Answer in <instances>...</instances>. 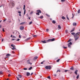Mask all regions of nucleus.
<instances>
[{
    "label": "nucleus",
    "mask_w": 80,
    "mask_h": 80,
    "mask_svg": "<svg viewBox=\"0 0 80 80\" xmlns=\"http://www.w3.org/2000/svg\"><path fill=\"white\" fill-rule=\"evenodd\" d=\"M80 34V32H78L75 34V32H72L71 33V34L72 35H74V38L75 41H76L77 40H78V38H79V34Z\"/></svg>",
    "instance_id": "1"
},
{
    "label": "nucleus",
    "mask_w": 80,
    "mask_h": 80,
    "mask_svg": "<svg viewBox=\"0 0 80 80\" xmlns=\"http://www.w3.org/2000/svg\"><path fill=\"white\" fill-rule=\"evenodd\" d=\"M36 12H37L36 13V15H40V14L39 13H42V12L41 11V10H38L36 11Z\"/></svg>",
    "instance_id": "2"
},
{
    "label": "nucleus",
    "mask_w": 80,
    "mask_h": 80,
    "mask_svg": "<svg viewBox=\"0 0 80 80\" xmlns=\"http://www.w3.org/2000/svg\"><path fill=\"white\" fill-rule=\"evenodd\" d=\"M55 39L54 38L53 39H49L47 41V42H53V41H55Z\"/></svg>",
    "instance_id": "3"
},
{
    "label": "nucleus",
    "mask_w": 80,
    "mask_h": 80,
    "mask_svg": "<svg viewBox=\"0 0 80 80\" xmlns=\"http://www.w3.org/2000/svg\"><path fill=\"white\" fill-rule=\"evenodd\" d=\"M46 69H47V70H48V69H50L51 68V66H46L45 67Z\"/></svg>",
    "instance_id": "4"
},
{
    "label": "nucleus",
    "mask_w": 80,
    "mask_h": 80,
    "mask_svg": "<svg viewBox=\"0 0 80 80\" xmlns=\"http://www.w3.org/2000/svg\"><path fill=\"white\" fill-rule=\"evenodd\" d=\"M24 29V27L23 26H20V29L21 30H23Z\"/></svg>",
    "instance_id": "5"
},
{
    "label": "nucleus",
    "mask_w": 80,
    "mask_h": 80,
    "mask_svg": "<svg viewBox=\"0 0 80 80\" xmlns=\"http://www.w3.org/2000/svg\"><path fill=\"white\" fill-rule=\"evenodd\" d=\"M37 58H38V57H37V56L35 57L34 58L33 60H37Z\"/></svg>",
    "instance_id": "6"
},
{
    "label": "nucleus",
    "mask_w": 80,
    "mask_h": 80,
    "mask_svg": "<svg viewBox=\"0 0 80 80\" xmlns=\"http://www.w3.org/2000/svg\"><path fill=\"white\" fill-rule=\"evenodd\" d=\"M27 63H28L29 64H30V65H32V63H30V60H28L27 61Z\"/></svg>",
    "instance_id": "7"
},
{
    "label": "nucleus",
    "mask_w": 80,
    "mask_h": 80,
    "mask_svg": "<svg viewBox=\"0 0 80 80\" xmlns=\"http://www.w3.org/2000/svg\"><path fill=\"white\" fill-rule=\"evenodd\" d=\"M11 5H12V7H13L14 6H15V3H14V2H12L11 3Z\"/></svg>",
    "instance_id": "8"
},
{
    "label": "nucleus",
    "mask_w": 80,
    "mask_h": 80,
    "mask_svg": "<svg viewBox=\"0 0 80 80\" xmlns=\"http://www.w3.org/2000/svg\"><path fill=\"white\" fill-rule=\"evenodd\" d=\"M74 31H75V28H72V30L70 32L71 33L72 32H74Z\"/></svg>",
    "instance_id": "9"
},
{
    "label": "nucleus",
    "mask_w": 80,
    "mask_h": 80,
    "mask_svg": "<svg viewBox=\"0 0 80 80\" xmlns=\"http://www.w3.org/2000/svg\"><path fill=\"white\" fill-rule=\"evenodd\" d=\"M78 72V70H77L74 72V73L76 74V75H77V72Z\"/></svg>",
    "instance_id": "10"
},
{
    "label": "nucleus",
    "mask_w": 80,
    "mask_h": 80,
    "mask_svg": "<svg viewBox=\"0 0 80 80\" xmlns=\"http://www.w3.org/2000/svg\"><path fill=\"white\" fill-rule=\"evenodd\" d=\"M41 42L43 43H47V41H46L45 40L43 41H42Z\"/></svg>",
    "instance_id": "11"
},
{
    "label": "nucleus",
    "mask_w": 80,
    "mask_h": 80,
    "mask_svg": "<svg viewBox=\"0 0 80 80\" xmlns=\"http://www.w3.org/2000/svg\"><path fill=\"white\" fill-rule=\"evenodd\" d=\"M73 26H76L77 25V23L76 22H74L73 23Z\"/></svg>",
    "instance_id": "12"
},
{
    "label": "nucleus",
    "mask_w": 80,
    "mask_h": 80,
    "mask_svg": "<svg viewBox=\"0 0 80 80\" xmlns=\"http://www.w3.org/2000/svg\"><path fill=\"white\" fill-rule=\"evenodd\" d=\"M30 72H28L26 74L27 76H29V75H30Z\"/></svg>",
    "instance_id": "13"
},
{
    "label": "nucleus",
    "mask_w": 80,
    "mask_h": 80,
    "mask_svg": "<svg viewBox=\"0 0 80 80\" xmlns=\"http://www.w3.org/2000/svg\"><path fill=\"white\" fill-rule=\"evenodd\" d=\"M70 69L72 70H74V68H73V67H72L70 68Z\"/></svg>",
    "instance_id": "14"
},
{
    "label": "nucleus",
    "mask_w": 80,
    "mask_h": 80,
    "mask_svg": "<svg viewBox=\"0 0 80 80\" xmlns=\"http://www.w3.org/2000/svg\"><path fill=\"white\" fill-rule=\"evenodd\" d=\"M11 55V54L8 53L6 55V57H9V56H10Z\"/></svg>",
    "instance_id": "15"
},
{
    "label": "nucleus",
    "mask_w": 80,
    "mask_h": 80,
    "mask_svg": "<svg viewBox=\"0 0 80 80\" xmlns=\"http://www.w3.org/2000/svg\"><path fill=\"white\" fill-rule=\"evenodd\" d=\"M38 18H41V19H42V18H43V16H41L40 17H38Z\"/></svg>",
    "instance_id": "16"
},
{
    "label": "nucleus",
    "mask_w": 80,
    "mask_h": 80,
    "mask_svg": "<svg viewBox=\"0 0 80 80\" xmlns=\"http://www.w3.org/2000/svg\"><path fill=\"white\" fill-rule=\"evenodd\" d=\"M68 71L69 73H72V71L70 70H68Z\"/></svg>",
    "instance_id": "17"
},
{
    "label": "nucleus",
    "mask_w": 80,
    "mask_h": 80,
    "mask_svg": "<svg viewBox=\"0 0 80 80\" xmlns=\"http://www.w3.org/2000/svg\"><path fill=\"white\" fill-rule=\"evenodd\" d=\"M18 76L19 78H22V75H18Z\"/></svg>",
    "instance_id": "18"
},
{
    "label": "nucleus",
    "mask_w": 80,
    "mask_h": 80,
    "mask_svg": "<svg viewBox=\"0 0 80 80\" xmlns=\"http://www.w3.org/2000/svg\"><path fill=\"white\" fill-rule=\"evenodd\" d=\"M32 36L33 37H37V35H32Z\"/></svg>",
    "instance_id": "19"
},
{
    "label": "nucleus",
    "mask_w": 80,
    "mask_h": 80,
    "mask_svg": "<svg viewBox=\"0 0 80 80\" xmlns=\"http://www.w3.org/2000/svg\"><path fill=\"white\" fill-rule=\"evenodd\" d=\"M12 50H16V48L15 47H13L12 48Z\"/></svg>",
    "instance_id": "20"
},
{
    "label": "nucleus",
    "mask_w": 80,
    "mask_h": 80,
    "mask_svg": "<svg viewBox=\"0 0 80 80\" xmlns=\"http://www.w3.org/2000/svg\"><path fill=\"white\" fill-rule=\"evenodd\" d=\"M32 67H30L29 69H28V70H31V69H32Z\"/></svg>",
    "instance_id": "21"
},
{
    "label": "nucleus",
    "mask_w": 80,
    "mask_h": 80,
    "mask_svg": "<svg viewBox=\"0 0 80 80\" xmlns=\"http://www.w3.org/2000/svg\"><path fill=\"white\" fill-rule=\"evenodd\" d=\"M58 28H59V29H61V28H61V27H60V25H59L58 26Z\"/></svg>",
    "instance_id": "22"
},
{
    "label": "nucleus",
    "mask_w": 80,
    "mask_h": 80,
    "mask_svg": "<svg viewBox=\"0 0 80 80\" xmlns=\"http://www.w3.org/2000/svg\"><path fill=\"white\" fill-rule=\"evenodd\" d=\"M52 22L53 23L55 24V23H56V22H55V21L54 20H53Z\"/></svg>",
    "instance_id": "23"
},
{
    "label": "nucleus",
    "mask_w": 80,
    "mask_h": 80,
    "mask_svg": "<svg viewBox=\"0 0 80 80\" xmlns=\"http://www.w3.org/2000/svg\"><path fill=\"white\" fill-rule=\"evenodd\" d=\"M68 47L69 48H71V46L70 44H68Z\"/></svg>",
    "instance_id": "24"
},
{
    "label": "nucleus",
    "mask_w": 80,
    "mask_h": 80,
    "mask_svg": "<svg viewBox=\"0 0 80 80\" xmlns=\"http://www.w3.org/2000/svg\"><path fill=\"white\" fill-rule=\"evenodd\" d=\"M23 9L25 10V5H24V7L23 8Z\"/></svg>",
    "instance_id": "25"
},
{
    "label": "nucleus",
    "mask_w": 80,
    "mask_h": 80,
    "mask_svg": "<svg viewBox=\"0 0 80 80\" xmlns=\"http://www.w3.org/2000/svg\"><path fill=\"white\" fill-rule=\"evenodd\" d=\"M62 47L63 48H64V49H66V48H67V47H65V46H63Z\"/></svg>",
    "instance_id": "26"
},
{
    "label": "nucleus",
    "mask_w": 80,
    "mask_h": 80,
    "mask_svg": "<svg viewBox=\"0 0 80 80\" xmlns=\"http://www.w3.org/2000/svg\"><path fill=\"white\" fill-rule=\"evenodd\" d=\"M30 40V37H29L27 39V40Z\"/></svg>",
    "instance_id": "27"
},
{
    "label": "nucleus",
    "mask_w": 80,
    "mask_h": 80,
    "mask_svg": "<svg viewBox=\"0 0 80 80\" xmlns=\"http://www.w3.org/2000/svg\"><path fill=\"white\" fill-rule=\"evenodd\" d=\"M78 78H79V75L78 74V75L77 77L76 78L77 79H78Z\"/></svg>",
    "instance_id": "28"
},
{
    "label": "nucleus",
    "mask_w": 80,
    "mask_h": 80,
    "mask_svg": "<svg viewBox=\"0 0 80 80\" xmlns=\"http://www.w3.org/2000/svg\"><path fill=\"white\" fill-rule=\"evenodd\" d=\"M61 2H65V0H61Z\"/></svg>",
    "instance_id": "29"
},
{
    "label": "nucleus",
    "mask_w": 80,
    "mask_h": 80,
    "mask_svg": "<svg viewBox=\"0 0 80 80\" xmlns=\"http://www.w3.org/2000/svg\"><path fill=\"white\" fill-rule=\"evenodd\" d=\"M26 12V10H24V15H25V13Z\"/></svg>",
    "instance_id": "30"
},
{
    "label": "nucleus",
    "mask_w": 80,
    "mask_h": 80,
    "mask_svg": "<svg viewBox=\"0 0 80 80\" xmlns=\"http://www.w3.org/2000/svg\"><path fill=\"white\" fill-rule=\"evenodd\" d=\"M48 78V79H49V80H50V79H51V78H50V76H48V77H47Z\"/></svg>",
    "instance_id": "31"
},
{
    "label": "nucleus",
    "mask_w": 80,
    "mask_h": 80,
    "mask_svg": "<svg viewBox=\"0 0 80 80\" xmlns=\"http://www.w3.org/2000/svg\"><path fill=\"white\" fill-rule=\"evenodd\" d=\"M11 47H15V45L13 46V44H12L11 45Z\"/></svg>",
    "instance_id": "32"
},
{
    "label": "nucleus",
    "mask_w": 80,
    "mask_h": 80,
    "mask_svg": "<svg viewBox=\"0 0 80 80\" xmlns=\"http://www.w3.org/2000/svg\"><path fill=\"white\" fill-rule=\"evenodd\" d=\"M68 44H69V45H72V42H70Z\"/></svg>",
    "instance_id": "33"
},
{
    "label": "nucleus",
    "mask_w": 80,
    "mask_h": 80,
    "mask_svg": "<svg viewBox=\"0 0 80 80\" xmlns=\"http://www.w3.org/2000/svg\"><path fill=\"white\" fill-rule=\"evenodd\" d=\"M78 13H80V10L79 9L78 11Z\"/></svg>",
    "instance_id": "34"
},
{
    "label": "nucleus",
    "mask_w": 80,
    "mask_h": 80,
    "mask_svg": "<svg viewBox=\"0 0 80 80\" xmlns=\"http://www.w3.org/2000/svg\"><path fill=\"white\" fill-rule=\"evenodd\" d=\"M62 18L63 20L64 19H65V17H64V16H62Z\"/></svg>",
    "instance_id": "35"
},
{
    "label": "nucleus",
    "mask_w": 80,
    "mask_h": 80,
    "mask_svg": "<svg viewBox=\"0 0 80 80\" xmlns=\"http://www.w3.org/2000/svg\"><path fill=\"white\" fill-rule=\"evenodd\" d=\"M32 23V21L30 22L29 23V25H31Z\"/></svg>",
    "instance_id": "36"
},
{
    "label": "nucleus",
    "mask_w": 80,
    "mask_h": 80,
    "mask_svg": "<svg viewBox=\"0 0 80 80\" xmlns=\"http://www.w3.org/2000/svg\"><path fill=\"white\" fill-rule=\"evenodd\" d=\"M45 62V61H43V62H41V64H43V62Z\"/></svg>",
    "instance_id": "37"
},
{
    "label": "nucleus",
    "mask_w": 80,
    "mask_h": 80,
    "mask_svg": "<svg viewBox=\"0 0 80 80\" xmlns=\"http://www.w3.org/2000/svg\"><path fill=\"white\" fill-rule=\"evenodd\" d=\"M59 61H60V59H58L57 61V62H59Z\"/></svg>",
    "instance_id": "38"
},
{
    "label": "nucleus",
    "mask_w": 80,
    "mask_h": 80,
    "mask_svg": "<svg viewBox=\"0 0 80 80\" xmlns=\"http://www.w3.org/2000/svg\"><path fill=\"white\" fill-rule=\"evenodd\" d=\"M24 24V23L22 22L20 23V25H23Z\"/></svg>",
    "instance_id": "39"
},
{
    "label": "nucleus",
    "mask_w": 80,
    "mask_h": 80,
    "mask_svg": "<svg viewBox=\"0 0 80 80\" xmlns=\"http://www.w3.org/2000/svg\"><path fill=\"white\" fill-rule=\"evenodd\" d=\"M65 32L66 33H68V30H66L65 31Z\"/></svg>",
    "instance_id": "40"
},
{
    "label": "nucleus",
    "mask_w": 80,
    "mask_h": 80,
    "mask_svg": "<svg viewBox=\"0 0 80 80\" xmlns=\"http://www.w3.org/2000/svg\"><path fill=\"white\" fill-rule=\"evenodd\" d=\"M68 70H65L64 71V72H68Z\"/></svg>",
    "instance_id": "41"
},
{
    "label": "nucleus",
    "mask_w": 80,
    "mask_h": 80,
    "mask_svg": "<svg viewBox=\"0 0 80 80\" xmlns=\"http://www.w3.org/2000/svg\"><path fill=\"white\" fill-rule=\"evenodd\" d=\"M23 70H27V68H24Z\"/></svg>",
    "instance_id": "42"
},
{
    "label": "nucleus",
    "mask_w": 80,
    "mask_h": 80,
    "mask_svg": "<svg viewBox=\"0 0 80 80\" xmlns=\"http://www.w3.org/2000/svg\"><path fill=\"white\" fill-rule=\"evenodd\" d=\"M68 15H67V18L68 20H69V18H68Z\"/></svg>",
    "instance_id": "43"
},
{
    "label": "nucleus",
    "mask_w": 80,
    "mask_h": 80,
    "mask_svg": "<svg viewBox=\"0 0 80 80\" xmlns=\"http://www.w3.org/2000/svg\"><path fill=\"white\" fill-rule=\"evenodd\" d=\"M2 71H0V74H2Z\"/></svg>",
    "instance_id": "44"
},
{
    "label": "nucleus",
    "mask_w": 80,
    "mask_h": 80,
    "mask_svg": "<svg viewBox=\"0 0 80 80\" xmlns=\"http://www.w3.org/2000/svg\"><path fill=\"white\" fill-rule=\"evenodd\" d=\"M16 78H17V80H20V79H19V78H18V77H16Z\"/></svg>",
    "instance_id": "45"
},
{
    "label": "nucleus",
    "mask_w": 80,
    "mask_h": 80,
    "mask_svg": "<svg viewBox=\"0 0 80 80\" xmlns=\"http://www.w3.org/2000/svg\"><path fill=\"white\" fill-rule=\"evenodd\" d=\"M33 13V12H31L30 13V14L31 15H32V14Z\"/></svg>",
    "instance_id": "46"
},
{
    "label": "nucleus",
    "mask_w": 80,
    "mask_h": 80,
    "mask_svg": "<svg viewBox=\"0 0 80 80\" xmlns=\"http://www.w3.org/2000/svg\"><path fill=\"white\" fill-rule=\"evenodd\" d=\"M54 77H57V74H54Z\"/></svg>",
    "instance_id": "47"
},
{
    "label": "nucleus",
    "mask_w": 80,
    "mask_h": 80,
    "mask_svg": "<svg viewBox=\"0 0 80 80\" xmlns=\"http://www.w3.org/2000/svg\"><path fill=\"white\" fill-rule=\"evenodd\" d=\"M58 72H60V69H59V70H58L57 72V73Z\"/></svg>",
    "instance_id": "48"
},
{
    "label": "nucleus",
    "mask_w": 80,
    "mask_h": 80,
    "mask_svg": "<svg viewBox=\"0 0 80 80\" xmlns=\"http://www.w3.org/2000/svg\"><path fill=\"white\" fill-rule=\"evenodd\" d=\"M70 41H71V40L70 39L68 41V42H70Z\"/></svg>",
    "instance_id": "49"
},
{
    "label": "nucleus",
    "mask_w": 80,
    "mask_h": 80,
    "mask_svg": "<svg viewBox=\"0 0 80 80\" xmlns=\"http://www.w3.org/2000/svg\"><path fill=\"white\" fill-rule=\"evenodd\" d=\"M6 20H7V19H4V20L3 21V22H5V21H6Z\"/></svg>",
    "instance_id": "50"
},
{
    "label": "nucleus",
    "mask_w": 80,
    "mask_h": 80,
    "mask_svg": "<svg viewBox=\"0 0 80 80\" xmlns=\"http://www.w3.org/2000/svg\"><path fill=\"white\" fill-rule=\"evenodd\" d=\"M10 76H11V75H10V74H9L8 75V77H10Z\"/></svg>",
    "instance_id": "51"
},
{
    "label": "nucleus",
    "mask_w": 80,
    "mask_h": 80,
    "mask_svg": "<svg viewBox=\"0 0 80 80\" xmlns=\"http://www.w3.org/2000/svg\"><path fill=\"white\" fill-rule=\"evenodd\" d=\"M2 31L5 32V30H4V29L3 28H2Z\"/></svg>",
    "instance_id": "52"
},
{
    "label": "nucleus",
    "mask_w": 80,
    "mask_h": 80,
    "mask_svg": "<svg viewBox=\"0 0 80 80\" xmlns=\"http://www.w3.org/2000/svg\"><path fill=\"white\" fill-rule=\"evenodd\" d=\"M49 29H46V32H48V31Z\"/></svg>",
    "instance_id": "53"
},
{
    "label": "nucleus",
    "mask_w": 80,
    "mask_h": 80,
    "mask_svg": "<svg viewBox=\"0 0 80 80\" xmlns=\"http://www.w3.org/2000/svg\"><path fill=\"white\" fill-rule=\"evenodd\" d=\"M12 38H16V37L15 36H13Z\"/></svg>",
    "instance_id": "54"
},
{
    "label": "nucleus",
    "mask_w": 80,
    "mask_h": 80,
    "mask_svg": "<svg viewBox=\"0 0 80 80\" xmlns=\"http://www.w3.org/2000/svg\"><path fill=\"white\" fill-rule=\"evenodd\" d=\"M20 40V39H18L17 40H16V41H19Z\"/></svg>",
    "instance_id": "55"
},
{
    "label": "nucleus",
    "mask_w": 80,
    "mask_h": 80,
    "mask_svg": "<svg viewBox=\"0 0 80 80\" xmlns=\"http://www.w3.org/2000/svg\"><path fill=\"white\" fill-rule=\"evenodd\" d=\"M72 18H73V17H74V16L73 15V13H72Z\"/></svg>",
    "instance_id": "56"
},
{
    "label": "nucleus",
    "mask_w": 80,
    "mask_h": 80,
    "mask_svg": "<svg viewBox=\"0 0 80 80\" xmlns=\"http://www.w3.org/2000/svg\"><path fill=\"white\" fill-rule=\"evenodd\" d=\"M18 13H21V12H20V11H18Z\"/></svg>",
    "instance_id": "57"
},
{
    "label": "nucleus",
    "mask_w": 80,
    "mask_h": 80,
    "mask_svg": "<svg viewBox=\"0 0 80 80\" xmlns=\"http://www.w3.org/2000/svg\"><path fill=\"white\" fill-rule=\"evenodd\" d=\"M1 27H2V25H0V28H1Z\"/></svg>",
    "instance_id": "58"
},
{
    "label": "nucleus",
    "mask_w": 80,
    "mask_h": 80,
    "mask_svg": "<svg viewBox=\"0 0 80 80\" xmlns=\"http://www.w3.org/2000/svg\"><path fill=\"white\" fill-rule=\"evenodd\" d=\"M33 72H32L31 73V75H33Z\"/></svg>",
    "instance_id": "59"
},
{
    "label": "nucleus",
    "mask_w": 80,
    "mask_h": 80,
    "mask_svg": "<svg viewBox=\"0 0 80 80\" xmlns=\"http://www.w3.org/2000/svg\"><path fill=\"white\" fill-rule=\"evenodd\" d=\"M12 40H15V39H12Z\"/></svg>",
    "instance_id": "60"
},
{
    "label": "nucleus",
    "mask_w": 80,
    "mask_h": 80,
    "mask_svg": "<svg viewBox=\"0 0 80 80\" xmlns=\"http://www.w3.org/2000/svg\"><path fill=\"white\" fill-rule=\"evenodd\" d=\"M19 38H21V36H20V35H19Z\"/></svg>",
    "instance_id": "61"
},
{
    "label": "nucleus",
    "mask_w": 80,
    "mask_h": 80,
    "mask_svg": "<svg viewBox=\"0 0 80 80\" xmlns=\"http://www.w3.org/2000/svg\"><path fill=\"white\" fill-rule=\"evenodd\" d=\"M19 16H22V15H21V14H19Z\"/></svg>",
    "instance_id": "62"
},
{
    "label": "nucleus",
    "mask_w": 80,
    "mask_h": 80,
    "mask_svg": "<svg viewBox=\"0 0 80 80\" xmlns=\"http://www.w3.org/2000/svg\"><path fill=\"white\" fill-rule=\"evenodd\" d=\"M12 53H14V51H12Z\"/></svg>",
    "instance_id": "63"
},
{
    "label": "nucleus",
    "mask_w": 80,
    "mask_h": 80,
    "mask_svg": "<svg viewBox=\"0 0 80 80\" xmlns=\"http://www.w3.org/2000/svg\"><path fill=\"white\" fill-rule=\"evenodd\" d=\"M3 39H2V42H3Z\"/></svg>",
    "instance_id": "64"
}]
</instances>
